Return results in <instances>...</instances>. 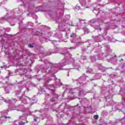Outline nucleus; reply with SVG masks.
<instances>
[{"instance_id":"ddd939ff","label":"nucleus","mask_w":125,"mask_h":125,"mask_svg":"<svg viewBox=\"0 0 125 125\" xmlns=\"http://www.w3.org/2000/svg\"><path fill=\"white\" fill-rule=\"evenodd\" d=\"M100 31H101V28H99Z\"/></svg>"},{"instance_id":"39448f33","label":"nucleus","mask_w":125,"mask_h":125,"mask_svg":"<svg viewBox=\"0 0 125 125\" xmlns=\"http://www.w3.org/2000/svg\"><path fill=\"white\" fill-rule=\"evenodd\" d=\"M71 38H74V37H77V35L75 33H73L71 35H70Z\"/></svg>"},{"instance_id":"4468645a","label":"nucleus","mask_w":125,"mask_h":125,"mask_svg":"<svg viewBox=\"0 0 125 125\" xmlns=\"http://www.w3.org/2000/svg\"><path fill=\"white\" fill-rule=\"evenodd\" d=\"M54 101H55V100H53V101H52V102H54Z\"/></svg>"},{"instance_id":"6e6552de","label":"nucleus","mask_w":125,"mask_h":125,"mask_svg":"<svg viewBox=\"0 0 125 125\" xmlns=\"http://www.w3.org/2000/svg\"><path fill=\"white\" fill-rule=\"evenodd\" d=\"M19 125H25V123H23V122H20L19 123Z\"/></svg>"},{"instance_id":"9d476101","label":"nucleus","mask_w":125,"mask_h":125,"mask_svg":"<svg viewBox=\"0 0 125 125\" xmlns=\"http://www.w3.org/2000/svg\"><path fill=\"white\" fill-rule=\"evenodd\" d=\"M64 66H65V64H62L61 65V67H64Z\"/></svg>"},{"instance_id":"9b49d317","label":"nucleus","mask_w":125,"mask_h":125,"mask_svg":"<svg viewBox=\"0 0 125 125\" xmlns=\"http://www.w3.org/2000/svg\"><path fill=\"white\" fill-rule=\"evenodd\" d=\"M21 120H23V116L20 117Z\"/></svg>"},{"instance_id":"7ed1b4c3","label":"nucleus","mask_w":125,"mask_h":125,"mask_svg":"<svg viewBox=\"0 0 125 125\" xmlns=\"http://www.w3.org/2000/svg\"><path fill=\"white\" fill-rule=\"evenodd\" d=\"M34 121H35V122H38L39 118L37 116H34Z\"/></svg>"},{"instance_id":"f3484780","label":"nucleus","mask_w":125,"mask_h":125,"mask_svg":"<svg viewBox=\"0 0 125 125\" xmlns=\"http://www.w3.org/2000/svg\"><path fill=\"white\" fill-rule=\"evenodd\" d=\"M122 61H123V59H122Z\"/></svg>"},{"instance_id":"0eeeda50","label":"nucleus","mask_w":125,"mask_h":125,"mask_svg":"<svg viewBox=\"0 0 125 125\" xmlns=\"http://www.w3.org/2000/svg\"><path fill=\"white\" fill-rule=\"evenodd\" d=\"M94 118L95 119V120H98V116L97 115H95L94 116Z\"/></svg>"},{"instance_id":"f8f14e48","label":"nucleus","mask_w":125,"mask_h":125,"mask_svg":"<svg viewBox=\"0 0 125 125\" xmlns=\"http://www.w3.org/2000/svg\"><path fill=\"white\" fill-rule=\"evenodd\" d=\"M7 118H9V117H5V119H7Z\"/></svg>"},{"instance_id":"423d86ee","label":"nucleus","mask_w":125,"mask_h":125,"mask_svg":"<svg viewBox=\"0 0 125 125\" xmlns=\"http://www.w3.org/2000/svg\"><path fill=\"white\" fill-rule=\"evenodd\" d=\"M75 9H76V10H79V9H80V6H75Z\"/></svg>"},{"instance_id":"f03ea898","label":"nucleus","mask_w":125,"mask_h":125,"mask_svg":"<svg viewBox=\"0 0 125 125\" xmlns=\"http://www.w3.org/2000/svg\"><path fill=\"white\" fill-rule=\"evenodd\" d=\"M81 4L83 6H84L85 5V4H86V3H85V1H82L81 2Z\"/></svg>"},{"instance_id":"1a4fd4ad","label":"nucleus","mask_w":125,"mask_h":125,"mask_svg":"<svg viewBox=\"0 0 125 125\" xmlns=\"http://www.w3.org/2000/svg\"><path fill=\"white\" fill-rule=\"evenodd\" d=\"M29 47H33V46L32 45H31V44L29 45Z\"/></svg>"},{"instance_id":"f257e3e1","label":"nucleus","mask_w":125,"mask_h":125,"mask_svg":"<svg viewBox=\"0 0 125 125\" xmlns=\"http://www.w3.org/2000/svg\"><path fill=\"white\" fill-rule=\"evenodd\" d=\"M27 100H29V98L27 96L23 97L21 99V101L24 104H27Z\"/></svg>"},{"instance_id":"20e7f679","label":"nucleus","mask_w":125,"mask_h":125,"mask_svg":"<svg viewBox=\"0 0 125 125\" xmlns=\"http://www.w3.org/2000/svg\"><path fill=\"white\" fill-rule=\"evenodd\" d=\"M96 22V20H92L90 21V22L92 23V24H94V23Z\"/></svg>"},{"instance_id":"2eb2a0df","label":"nucleus","mask_w":125,"mask_h":125,"mask_svg":"<svg viewBox=\"0 0 125 125\" xmlns=\"http://www.w3.org/2000/svg\"><path fill=\"white\" fill-rule=\"evenodd\" d=\"M0 68H3V67H2V66H1V67H0Z\"/></svg>"},{"instance_id":"dca6fc26","label":"nucleus","mask_w":125,"mask_h":125,"mask_svg":"<svg viewBox=\"0 0 125 125\" xmlns=\"http://www.w3.org/2000/svg\"><path fill=\"white\" fill-rule=\"evenodd\" d=\"M81 93H82V91L80 92V94H81Z\"/></svg>"}]
</instances>
